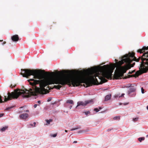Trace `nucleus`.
Returning a JSON list of instances; mask_svg holds the SVG:
<instances>
[{
  "label": "nucleus",
  "instance_id": "9",
  "mask_svg": "<svg viewBox=\"0 0 148 148\" xmlns=\"http://www.w3.org/2000/svg\"><path fill=\"white\" fill-rule=\"evenodd\" d=\"M68 103H70L71 104H73V102L72 100H68L66 101V103L65 105V107H68L67 105H68Z\"/></svg>",
  "mask_w": 148,
  "mask_h": 148
},
{
  "label": "nucleus",
  "instance_id": "29",
  "mask_svg": "<svg viewBox=\"0 0 148 148\" xmlns=\"http://www.w3.org/2000/svg\"><path fill=\"white\" fill-rule=\"evenodd\" d=\"M15 85H13L12 84H11L10 86V87L11 88H13L15 87Z\"/></svg>",
  "mask_w": 148,
  "mask_h": 148
},
{
  "label": "nucleus",
  "instance_id": "36",
  "mask_svg": "<svg viewBox=\"0 0 148 148\" xmlns=\"http://www.w3.org/2000/svg\"><path fill=\"white\" fill-rule=\"evenodd\" d=\"M77 143V141H74L73 142V143Z\"/></svg>",
  "mask_w": 148,
  "mask_h": 148
},
{
  "label": "nucleus",
  "instance_id": "8",
  "mask_svg": "<svg viewBox=\"0 0 148 148\" xmlns=\"http://www.w3.org/2000/svg\"><path fill=\"white\" fill-rule=\"evenodd\" d=\"M77 106L76 107V108H77V107L80 106H86L85 102V101L84 102L82 101H78L77 103Z\"/></svg>",
  "mask_w": 148,
  "mask_h": 148
},
{
  "label": "nucleus",
  "instance_id": "1",
  "mask_svg": "<svg viewBox=\"0 0 148 148\" xmlns=\"http://www.w3.org/2000/svg\"><path fill=\"white\" fill-rule=\"evenodd\" d=\"M141 60L139 70L136 73L137 75L146 73L148 71V51L145 53L141 57L138 59L135 57L134 53L130 52L121 58V60L118 62V60H115L116 63L111 64L110 65H104L103 66L95 67L92 69V81H97L98 77L103 82H106L107 80L105 78H111L112 73L115 67L116 70L114 75L116 79L122 78L123 74L128 69L133 66L135 62L133 61L139 62Z\"/></svg>",
  "mask_w": 148,
  "mask_h": 148
},
{
  "label": "nucleus",
  "instance_id": "33",
  "mask_svg": "<svg viewBox=\"0 0 148 148\" xmlns=\"http://www.w3.org/2000/svg\"><path fill=\"white\" fill-rule=\"evenodd\" d=\"M4 115V114L3 113H0V117H1L3 116Z\"/></svg>",
  "mask_w": 148,
  "mask_h": 148
},
{
  "label": "nucleus",
  "instance_id": "7",
  "mask_svg": "<svg viewBox=\"0 0 148 148\" xmlns=\"http://www.w3.org/2000/svg\"><path fill=\"white\" fill-rule=\"evenodd\" d=\"M148 49V46L147 47L145 46L143 47V48L141 49H139L138 50V52L140 53H142L144 52L145 50H147Z\"/></svg>",
  "mask_w": 148,
  "mask_h": 148
},
{
  "label": "nucleus",
  "instance_id": "17",
  "mask_svg": "<svg viewBox=\"0 0 148 148\" xmlns=\"http://www.w3.org/2000/svg\"><path fill=\"white\" fill-rule=\"evenodd\" d=\"M113 119L114 120H119L120 119V117L119 116H115L113 118Z\"/></svg>",
  "mask_w": 148,
  "mask_h": 148
},
{
  "label": "nucleus",
  "instance_id": "38",
  "mask_svg": "<svg viewBox=\"0 0 148 148\" xmlns=\"http://www.w3.org/2000/svg\"><path fill=\"white\" fill-rule=\"evenodd\" d=\"M5 43H6V42H4L2 44V45H4V44H5Z\"/></svg>",
  "mask_w": 148,
  "mask_h": 148
},
{
  "label": "nucleus",
  "instance_id": "6",
  "mask_svg": "<svg viewBox=\"0 0 148 148\" xmlns=\"http://www.w3.org/2000/svg\"><path fill=\"white\" fill-rule=\"evenodd\" d=\"M11 39L13 41H17L19 40L18 36L17 35H15L12 36Z\"/></svg>",
  "mask_w": 148,
  "mask_h": 148
},
{
  "label": "nucleus",
  "instance_id": "40",
  "mask_svg": "<svg viewBox=\"0 0 148 148\" xmlns=\"http://www.w3.org/2000/svg\"><path fill=\"white\" fill-rule=\"evenodd\" d=\"M67 131H67V130H65V132H67Z\"/></svg>",
  "mask_w": 148,
  "mask_h": 148
},
{
  "label": "nucleus",
  "instance_id": "13",
  "mask_svg": "<svg viewBox=\"0 0 148 148\" xmlns=\"http://www.w3.org/2000/svg\"><path fill=\"white\" fill-rule=\"evenodd\" d=\"M129 96L131 97H134L136 95V93L135 92H132L130 94H128Z\"/></svg>",
  "mask_w": 148,
  "mask_h": 148
},
{
  "label": "nucleus",
  "instance_id": "2",
  "mask_svg": "<svg viewBox=\"0 0 148 148\" xmlns=\"http://www.w3.org/2000/svg\"><path fill=\"white\" fill-rule=\"evenodd\" d=\"M21 70L23 71V73H21L23 77H27L33 75L34 79L42 80V81L35 80L33 79L28 80L32 86L29 90L24 89L21 92L19 90H15L11 93L8 92L7 97L6 96H4V101H7L12 98H17L20 95L24 97H28L31 96L42 94L45 90L44 87L47 85L55 84L64 85L66 83L67 79L65 77H58L53 74H49L44 76L36 70L24 69Z\"/></svg>",
  "mask_w": 148,
  "mask_h": 148
},
{
  "label": "nucleus",
  "instance_id": "10",
  "mask_svg": "<svg viewBox=\"0 0 148 148\" xmlns=\"http://www.w3.org/2000/svg\"><path fill=\"white\" fill-rule=\"evenodd\" d=\"M89 131V129H87L85 130H82L78 131L77 132L78 133H85Z\"/></svg>",
  "mask_w": 148,
  "mask_h": 148
},
{
  "label": "nucleus",
  "instance_id": "14",
  "mask_svg": "<svg viewBox=\"0 0 148 148\" xmlns=\"http://www.w3.org/2000/svg\"><path fill=\"white\" fill-rule=\"evenodd\" d=\"M7 127H3L1 129L0 131L2 132H4L7 129Z\"/></svg>",
  "mask_w": 148,
  "mask_h": 148
},
{
  "label": "nucleus",
  "instance_id": "31",
  "mask_svg": "<svg viewBox=\"0 0 148 148\" xmlns=\"http://www.w3.org/2000/svg\"><path fill=\"white\" fill-rule=\"evenodd\" d=\"M78 129V128H73V129H71L70 130L72 131H73V130H77Z\"/></svg>",
  "mask_w": 148,
  "mask_h": 148
},
{
  "label": "nucleus",
  "instance_id": "4",
  "mask_svg": "<svg viewBox=\"0 0 148 148\" xmlns=\"http://www.w3.org/2000/svg\"><path fill=\"white\" fill-rule=\"evenodd\" d=\"M25 112H29V110L26 109V107H25L23 106L19 108L20 113H23Z\"/></svg>",
  "mask_w": 148,
  "mask_h": 148
},
{
  "label": "nucleus",
  "instance_id": "23",
  "mask_svg": "<svg viewBox=\"0 0 148 148\" xmlns=\"http://www.w3.org/2000/svg\"><path fill=\"white\" fill-rule=\"evenodd\" d=\"M131 86V84H127L126 86H125V87L126 88H129Z\"/></svg>",
  "mask_w": 148,
  "mask_h": 148
},
{
  "label": "nucleus",
  "instance_id": "37",
  "mask_svg": "<svg viewBox=\"0 0 148 148\" xmlns=\"http://www.w3.org/2000/svg\"><path fill=\"white\" fill-rule=\"evenodd\" d=\"M40 102H41L40 101H38V103L39 104L40 103Z\"/></svg>",
  "mask_w": 148,
  "mask_h": 148
},
{
  "label": "nucleus",
  "instance_id": "39",
  "mask_svg": "<svg viewBox=\"0 0 148 148\" xmlns=\"http://www.w3.org/2000/svg\"><path fill=\"white\" fill-rule=\"evenodd\" d=\"M102 108L101 107H99V109L100 110L102 109Z\"/></svg>",
  "mask_w": 148,
  "mask_h": 148
},
{
  "label": "nucleus",
  "instance_id": "18",
  "mask_svg": "<svg viewBox=\"0 0 148 148\" xmlns=\"http://www.w3.org/2000/svg\"><path fill=\"white\" fill-rule=\"evenodd\" d=\"M54 86L55 88L58 89H60V88L62 87V86L60 85H58L57 86Z\"/></svg>",
  "mask_w": 148,
  "mask_h": 148
},
{
  "label": "nucleus",
  "instance_id": "30",
  "mask_svg": "<svg viewBox=\"0 0 148 148\" xmlns=\"http://www.w3.org/2000/svg\"><path fill=\"white\" fill-rule=\"evenodd\" d=\"M12 108V107H9L7 108H6V110H8L10 109L11 108Z\"/></svg>",
  "mask_w": 148,
  "mask_h": 148
},
{
  "label": "nucleus",
  "instance_id": "28",
  "mask_svg": "<svg viewBox=\"0 0 148 148\" xmlns=\"http://www.w3.org/2000/svg\"><path fill=\"white\" fill-rule=\"evenodd\" d=\"M67 106H68V107H66L67 108H69L70 109H71L72 107V106H68V105H67Z\"/></svg>",
  "mask_w": 148,
  "mask_h": 148
},
{
  "label": "nucleus",
  "instance_id": "34",
  "mask_svg": "<svg viewBox=\"0 0 148 148\" xmlns=\"http://www.w3.org/2000/svg\"><path fill=\"white\" fill-rule=\"evenodd\" d=\"M37 106H38V105L37 104H35L34 105V108H35L37 107Z\"/></svg>",
  "mask_w": 148,
  "mask_h": 148
},
{
  "label": "nucleus",
  "instance_id": "15",
  "mask_svg": "<svg viewBox=\"0 0 148 148\" xmlns=\"http://www.w3.org/2000/svg\"><path fill=\"white\" fill-rule=\"evenodd\" d=\"M34 127L33 124L31 123L27 125V127L28 128H31Z\"/></svg>",
  "mask_w": 148,
  "mask_h": 148
},
{
  "label": "nucleus",
  "instance_id": "35",
  "mask_svg": "<svg viewBox=\"0 0 148 148\" xmlns=\"http://www.w3.org/2000/svg\"><path fill=\"white\" fill-rule=\"evenodd\" d=\"M33 124L34 125V126L35 127L36 126L35 125L36 124V123L34 122V123H33Z\"/></svg>",
  "mask_w": 148,
  "mask_h": 148
},
{
  "label": "nucleus",
  "instance_id": "25",
  "mask_svg": "<svg viewBox=\"0 0 148 148\" xmlns=\"http://www.w3.org/2000/svg\"><path fill=\"white\" fill-rule=\"evenodd\" d=\"M141 92L143 94L144 93V90L143 89V87H142L141 88Z\"/></svg>",
  "mask_w": 148,
  "mask_h": 148
},
{
  "label": "nucleus",
  "instance_id": "16",
  "mask_svg": "<svg viewBox=\"0 0 148 148\" xmlns=\"http://www.w3.org/2000/svg\"><path fill=\"white\" fill-rule=\"evenodd\" d=\"M144 137H140L138 138V140L140 142H141L142 140H145Z\"/></svg>",
  "mask_w": 148,
  "mask_h": 148
},
{
  "label": "nucleus",
  "instance_id": "41",
  "mask_svg": "<svg viewBox=\"0 0 148 148\" xmlns=\"http://www.w3.org/2000/svg\"><path fill=\"white\" fill-rule=\"evenodd\" d=\"M128 103H125V104H124V105H127L128 104Z\"/></svg>",
  "mask_w": 148,
  "mask_h": 148
},
{
  "label": "nucleus",
  "instance_id": "27",
  "mask_svg": "<svg viewBox=\"0 0 148 148\" xmlns=\"http://www.w3.org/2000/svg\"><path fill=\"white\" fill-rule=\"evenodd\" d=\"M124 95H125V94L123 93L122 94V95L121 96H118V95H118V96H116L119 97H123Z\"/></svg>",
  "mask_w": 148,
  "mask_h": 148
},
{
  "label": "nucleus",
  "instance_id": "44",
  "mask_svg": "<svg viewBox=\"0 0 148 148\" xmlns=\"http://www.w3.org/2000/svg\"><path fill=\"white\" fill-rule=\"evenodd\" d=\"M103 64H101V65H102Z\"/></svg>",
  "mask_w": 148,
  "mask_h": 148
},
{
  "label": "nucleus",
  "instance_id": "11",
  "mask_svg": "<svg viewBox=\"0 0 148 148\" xmlns=\"http://www.w3.org/2000/svg\"><path fill=\"white\" fill-rule=\"evenodd\" d=\"M86 106L88 104H92L93 103V100L92 99L85 101Z\"/></svg>",
  "mask_w": 148,
  "mask_h": 148
},
{
  "label": "nucleus",
  "instance_id": "24",
  "mask_svg": "<svg viewBox=\"0 0 148 148\" xmlns=\"http://www.w3.org/2000/svg\"><path fill=\"white\" fill-rule=\"evenodd\" d=\"M52 99V98L51 97H49L48 98L47 101L49 102V101H50Z\"/></svg>",
  "mask_w": 148,
  "mask_h": 148
},
{
  "label": "nucleus",
  "instance_id": "43",
  "mask_svg": "<svg viewBox=\"0 0 148 148\" xmlns=\"http://www.w3.org/2000/svg\"><path fill=\"white\" fill-rule=\"evenodd\" d=\"M146 137H148V135H146Z\"/></svg>",
  "mask_w": 148,
  "mask_h": 148
},
{
  "label": "nucleus",
  "instance_id": "20",
  "mask_svg": "<svg viewBox=\"0 0 148 148\" xmlns=\"http://www.w3.org/2000/svg\"><path fill=\"white\" fill-rule=\"evenodd\" d=\"M84 113L86 115H87L88 114H90V112L89 111L85 112H84Z\"/></svg>",
  "mask_w": 148,
  "mask_h": 148
},
{
  "label": "nucleus",
  "instance_id": "5",
  "mask_svg": "<svg viewBox=\"0 0 148 148\" xmlns=\"http://www.w3.org/2000/svg\"><path fill=\"white\" fill-rule=\"evenodd\" d=\"M20 118L22 119H25L28 117V115L27 114H22L20 115Z\"/></svg>",
  "mask_w": 148,
  "mask_h": 148
},
{
  "label": "nucleus",
  "instance_id": "45",
  "mask_svg": "<svg viewBox=\"0 0 148 148\" xmlns=\"http://www.w3.org/2000/svg\"><path fill=\"white\" fill-rule=\"evenodd\" d=\"M3 41V40H0V41Z\"/></svg>",
  "mask_w": 148,
  "mask_h": 148
},
{
  "label": "nucleus",
  "instance_id": "19",
  "mask_svg": "<svg viewBox=\"0 0 148 148\" xmlns=\"http://www.w3.org/2000/svg\"><path fill=\"white\" fill-rule=\"evenodd\" d=\"M46 121L48 124H50V122L52 121V120L51 119L46 120Z\"/></svg>",
  "mask_w": 148,
  "mask_h": 148
},
{
  "label": "nucleus",
  "instance_id": "26",
  "mask_svg": "<svg viewBox=\"0 0 148 148\" xmlns=\"http://www.w3.org/2000/svg\"><path fill=\"white\" fill-rule=\"evenodd\" d=\"M94 110L96 111V112H97L99 111V110L98 108H96L94 109Z\"/></svg>",
  "mask_w": 148,
  "mask_h": 148
},
{
  "label": "nucleus",
  "instance_id": "42",
  "mask_svg": "<svg viewBox=\"0 0 148 148\" xmlns=\"http://www.w3.org/2000/svg\"><path fill=\"white\" fill-rule=\"evenodd\" d=\"M147 110H148V106H147Z\"/></svg>",
  "mask_w": 148,
  "mask_h": 148
},
{
  "label": "nucleus",
  "instance_id": "3",
  "mask_svg": "<svg viewBox=\"0 0 148 148\" xmlns=\"http://www.w3.org/2000/svg\"><path fill=\"white\" fill-rule=\"evenodd\" d=\"M136 90V87L132 86L130 87L129 89V90H128L127 93L128 94H130L132 92H135V91Z\"/></svg>",
  "mask_w": 148,
  "mask_h": 148
},
{
  "label": "nucleus",
  "instance_id": "21",
  "mask_svg": "<svg viewBox=\"0 0 148 148\" xmlns=\"http://www.w3.org/2000/svg\"><path fill=\"white\" fill-rule=\"evenodd\" d=\"M138 119V117H136V118H134L133 119V120L134 121H136Z\"/></svg>",
  "mask_w": 148,
  "mask_h": 148
},
{
  "label": "nucleus",
  "instance_id": "32",
  "mask_svg": "<svg viewBox=\"0 0 148 148\" xmlns=\"http://www.w3.org/2000/svg\"><path fill=\"white\" fill-rule=\"evenodd\" d=\"M3 102L2 99H1V97L0 95V102L2 103Z\"/></svg>",
  "mask_w": 148,
  "mask_h": 148
},
{
  "label": "nucleus",
  "instance_id": "22",
  "mask_svg": "<svg viewBox=\"0 0 148 148\" xmlns=\"http://www.w3.org/2000/svg\"><path fill=\"white\" fill-rule=\"evenodd\" d=\"M50 136L51 137H56L57 136V134H51L50 135Z\"/></svg>",
  "mask_w": 148,
  "mask_h": 148
},
{
  "label": "nucleus",
  "instance_id": "12",
  "mask_svg": "<svg viewBox=\"0 0 148 148\" xmlns=\"http://www.w3.org/2000/svg\"><path fill=\"white\" fill-rule=\"evenodd\" d=\"M111 95H109L106 96L105 97V101H107L110 99L111 98Z\"/></svg>",
  "mask_w": 148,
  "mask_h": 148
}]
</instances>
